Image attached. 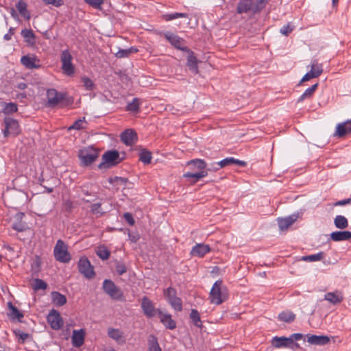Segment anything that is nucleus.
Listing matches in <instances>:
<instances>
[{
    "mask_svg": "<svg viewBox=\"0 0 351 351\" xmlns=\"http://www.w3.org/2000/svg\"><path fill=\"white\" fill-rule=\"evenodd\" d=\"M330 239L335 242L349 241L351 239V232L348 230L335 231L330 234Z\"/></svg>",
    "mask_w": 351,
    "mask_h": 351,
    "instance_id": "nucleus-19",
    "label": "nucleus"
},
{
    "mask_svg": "<svg viewBox=\"0 0 351 351\" xmlns=\"http://www.w3.org/2000/svg\"><path fill=\"white\" fill-rule=\"evenodd\" d=\"M307 341L312 345L324 346L330 342V337L326 335H315L308 334Z\"/></svg>",
    "mask_w": 351,
    "mask_h": 351,
    "instance_id": "nucleus-16",
    "label": "nucleus"
},
{
    "mask_svg": "<svg viewBox=\"0 0 351 351\" xmlns=\"http://www.w3.org/2000/svg\"><path fill=\"white\" fill-rule=\"evenodd\" d=\"M148 351H161L158 339L154 335L148 337Z\"/></svg>",
    "mask_w": 351,
    "mask_h": 351,
    "instance_id": "nucleus-36",
    "label": "nucleus"
},
{
    "mask_svg": "<svg viewBox=\"0 0 351 351\" xmlns=\"http://www.w3.org/2000/svg\"><path fill=\"white\" fill-rule=\"evenodd\" d=\"M228 291L221 280H217L213 285L210 293L209 300L213 304L219 305L228 298Z\"/></svg>",
    "mask_w": 351,
    "mask_h": 351,
    "instance_id": "nucleus-1",
    "label": "nucleus"
},
{
    "mask_svg": "<svg viewBox=\"0 0 351 351\" xmlns=\"http://www.w3.org/2000/svg\"><path fill=\"white\" fill-rule=\"evenodd\" d=\"M12 228L18 232H23L26 229V224L21 221L12 224Z\"/></svg>",
    "mask_w": 351,
    "mask_h": 351,
    "instance_id": "nucleus-60",
    "label": "nucleus"
},
{
    "mask_svg": "<svg viewBox=\"0 0 351 351\" xmlns=\"http://www.w3.org/2000/svg\"><path fill=\"white\" fill-rule=\"evenodd\" d=\"M253 10L252 0H241L238 3L237 12L238 14H243Z\"/></svg>",
    "mask_w": 351,
    "mask_h": 351,
    "instance_id": "nucleus-27",
    "label": "nucleus"
},
{
    "mask_svg": "<svg viewBox=\"0 0 351 351\" xmlns=\"http://www.w3.org/2000/svg\"><path fill=\"white\" fill-rule=\"evenodd\" d=\"M85 121V118L84 117L83 119H78L75 121L72 125L69 127L68 130H80L84 128L83 124Z\"/></svg>",
    "mask_w": 351,
    "mask_h": 351,
    "instance_id": "nucleus-58",
    "label": "nucleus"
},
{
    "mask_svg": "<svg viewBox=\"0 0 351 351\" xmlns=\"http://www.w3.org/2000/svg\"><path fill=\"white\" fill-rule=\"evenodd\" d=\"M165 38L176 49L182 51L188 50L187 47H183L184 40L170 32L164 34Z\"/></svg>",
    "mask_w": 351,
    "mask_h": 351,
    "instance_id": "nucleus-12",
    "label": "nucleus"
},
{
    "mask_svg": "<svg viewBox=\"0 0 351 351\" xmlns=\"http://www.w3.org/2000/svg\"><path fill=\"white\" fill-rule=\"evenodd\" d=\"M120 137L122 142L126 145H132L137 141L136 132L132 129L125 130L121 133Z\"/></svg>",
    "mask_w": 351,
    "mask_h": 351,
    "instance_id": "nucleus-15",
    "label": "nucleus"
},
{
    "mask_svg": "<svg viewBox=\"0 0 351 351\" xmlns=\"http://www.w3.org/2000/svg\"><path fill=\"white\" fill-rule=\"evenodd\" d=\"M302 337H303V335L301 333H294V334H292L289 337H288L289 339H291V340H292V343H291L292 348H293L294 347L299 348V346H300L299 344L298 343H295L294 341H299V340L302 339Z\"/></svg>",
    "mask_w": 351,
    "mask_h": 351,
    "instance_id": "nucleus-56",
    "label": "nucleus"
},
{
    "mask_svg": "<svg viewBox=\"0 0 351 351\" xmlns=\"http://www.w3.org/2000/svg\"><path fill=\"white\" fill-rule=\"evenodd\" d=\"M53 254L56 260L61 263H69L71 259L67 245L61 239L57 241Z\"/></svg>",
    "mask_w": 351,
    "mask_h": 351,
    "instance_id": "nucleus-5",
    "label": "nucleus"
},
{
    "mask_svg": "<svg viewBox=\"0 0 351 351\" xmlns=\"http://www.w3.org/2000/svg\"><path fill=\"white\" fill-rule=\"evenodd\" d=\"M230 165H238L241 167H245L247 163L245 161L239 160L232 157L226 158L216 164L217 167L215 168V170H218L219 168H222Z\"/></svg>",
    "mask_w": 351,
    "mask_h": 351,
    "instance_id": "nucleus-21",
    "label": "nucleus"
},
{
    "mask_svg": "<svg viewBox=\"0 0 351 351\" xmlns=\"http://www.w3.org/2000/svg\"><path fill=\"white\" fill-rule=\"evenodd\" d=\"M103 162L98 165L99 169H109L117 165L121 161L119 153L117 150L106 152L102 156Z\"/></svg>",
    "mask_w": 351,
    "mask_h": 351,
    "instance_id": "nucleus-4",
    "label": "nucleus"
},
{
    "mask_svg": "<svg viewBox=\"0 0 351 351\" xmlns=\"http://www.w3.org/2000/svg\"><path fill=\"white\" fill-rule=\"evenodd\" d=\"M78 269L88 279H92L95 276L94 268L86 257L80 258L78 262Z\"/></svg>",
    "mask_w": 351,
    "mask_h": 351,
    "instance_id": "nucleus-9",
    "label": "nucleus"
},
{
    "mask_svg": "<svg viewBox=\"0 0 351 351\" xmlns=\"http://www.w3.org/2000/svg\"><path fill=\"white\" fill-rule=\"evenodd\" d=\"M186 166L189 167L191 170L195 171H208L206 169V163L204 160L202 159H194L191 160L186 163Z\"/></svg>",
    "mask_w": 351,
    "mask_h": 351,
    "instance_id": "nucleus-22",
    "label": "nucleus"
},
{
    "mask_svg": "<svg viewBox=\"0 0 351 351\" xmlns=\"http://www.w3.org/2000/svg\"><path fill=\"white\" fill-rule=\"evenodd\" d=\"M210 250V248L209 245L199 243L197 244L195 246H194L192 248L191 254L193 256H196L199 257L204 256L206 253L209 252Z\"/></svg>",
    "mask_w": 351,
    "mask_h": 351,
    "instance_id": "nucleus-25",
    "label": "nucleus"
},
{
    "mask_svg": "<svg viewBox=\"0 0 351 351\" xmlns=\"http://www.w3.org/2000/svg\"><path fill=\"white\" fill-rule=\"evenodd\" d=\"M278 319L287 323L292 322L295 319V315L291 311H283L278 315Z\"/></svg>",
    "mask_w": 351,
    "mask_h": 351,
    "instance_id": "nucleus-38",
    "label": "nucleus"
},
{
    "mask_svg": "<svg viewBox=\"0 0 351 351\" xmlns=\"http://www.w3.org/2000/svg\"><path fill=\"white\" fill-rule=\"evenodd\" d=\"M82 82L85 88L88 90H92L95 87L93 82L88 77H82Z\"/></svg>",
    "mask_w": 351,
    "mask_h": 351,
    "instance_id": "nucleus-55",
    "label": "nucleus"
},
{
    "mask_svg": "<svg viewBox=\"0 0 351 351\" xmlns=\"http://www.w3.org/2000/svg\"><path fill=\"white\" fill-rule=\"evenodd\" d=\"M47 101L46 106L49 108H54L58 104L65 101L64 106L71 104V101L66 99V94L59 93L54 88L48 89L47 90Z\"/></svg>",
    "mask_w": 351,
    "mask_h": 351,
    "instance_id": "nucleus-2",
    "label": "nucleus"
},
{
    "mask_svg": "<svg viewBox=\"0 0 351 351\" xmlns=\"http://www.w3.org/2000/svg\"><path fill=\"white\" fill-rule=\"evenodd\" d=\"M188 18L189 14L186 13H179V12H175V13H171V14H166L162 16V18L166 21H171L178 18Z\"/></svg>",
    "mask_w": 351,
    "mask_h": 351,
    "instance_id": "nucleus-42",
    "label": "nucleus"
},
{
    "mask_svg": "<svg viewBox=\"0 0 351 351\" xmlns=\"http://www.w3.org/2000/svg\"><path fill=\"white\" fill-rule=\"evenodd\" d=\"M53 302L58 306H63L66 303V298L65 295L59 292L53 291L51 293Z\"/></svg>",
    "mask_w": 351,
    "mask_h": 351,
    "instance_id": "nucleus-33",
    "label": "nucleus"
},
{
    "mask_svg": "<svg viewBox=\"0 0 351 351\" xmlns=\"http://www.w3.org/2000/svg\"><path fill=\"white\" fill-rule=\"evenodd\" d=\"M90 211L93 215H95L97 217L102 216L105 212L101 208V203H95L90 206Z\"/></svg>",
    "mask_w": 351,
    "mask_h": 351,
    "instance_id": "nucleus-45",
    "label": "nucleus"
},
{
    "mask_svg": "<svg viewBox=\"0 0 351 351\" xmlns=\"http://www.w3.org/2000/svg\"><path fill=\"white\" fill-rule=\"evenodd\" d=\"M344 299L343 293L340 291L328 292L324 295V300L328 301L332 304H340Z\"/></svg>",
    "mask_w": 351,
    "mask_h": 351,
    "instance_id": "nucleus-18",
    "label": "nucleus"
},
{
    "mask_svg": "<svg viewBox=\"0 0 351 351\" xmlns=\"http://www.w3.org/2000/svg\"><path fill=\"white\" fill-rule=\"evenodd\" d=\"M8 306L10 310V313H8V317L13 320L17 319L21 322V319L23 317V314L11 302H8Z\"/></svg>",
    "mask_w": 351,
    "mask_h": 351,
    "instance_id": "nucleus-28",
    "label": "nucleus"
},
{
    "mask_svg": "<svg viewBox=\"0 0 351 351\" xmlns=\"http://www.w3.org/2000/svg\"><path fill=\"white\" fill-rule=\"evenodd\" d=\"M171 307L176 311H182V302L180 298L176 297V298L169 302Z\"/></svg>",
    "mask_w": 351,
    "mask_h": 351,
    "instance_id": "nucleus-47",
    "label": "nucleus"
},
{
    "mask_svg": "<svg viewBox=\"0 0 351 351\" xmlns=\"http://www.w3.org/2000/svg\"><path fill=\"white\" fill-rule=\"evenodd\" d=\"M164 294L167 299L168 302L176 298L177 292L174 288L169 287L164 291Z\"/></svg>",
    "mask_w": 351,
    "mask_h": 351,
    "instance_id": "nucleus-50",
    "label": "nucleus"
},
{
    "mask_svg": "<svg viewBox=\"0 0 351 351\" xmlns=\"http://www.w3.org/2000/svg\"><path fill=\"white\" fill-rule=\"evenodd\" d=\"M46 4H51L56 7H60L63 5V0H43Z\"/></svg>",
    "mask_w": 351,
    "mask_h": 351,
    "instance_id": "nucleus-63",
    "label": "nucleus"
},
{
    "mask_svg": "<svg viewBox=\"0 0 351 351\" xmlns=\"http://www.w3.org/2000/svg\"><path fill=\"white\" fill-rule=\"evenodd\" d=\"M138 51V49L134 47H130L126 49H119L116 53L115 56L118 58H123L128 57L130 54L136 53Z\"/></svg>",
    "mask_w": 351,
    "mask_h": 351,
    "instance_id": "nucleus-37",
    "label": "nucleus"
},
{
    "mask_svg": "<svg viewBox=\"0 0 351 351\" xmlns=\"http://www.w3.org/2000/svg\"><path fill=\"white\" fill-rule=\"evenodd\" d=\"M293 30V28L291 27L290 24H287L284 25L280 30V32L285 36H288Z\"/></svg>",
    "mask_w": 351,
    "mask_h": 351,
    "instance_id": "nucleus-62",
    "label": "nucleus"
},
{
    "mask_svg": "<svg viewBox=\"0 0 351 351\" xmlns=\"http://www.w3.org/2000/svg\"><path fill=\"white\" fill-rule=\"evenodd\" d=\"M152 158V153L146 149H142L139 154V160L145 165L149 164Z\"/></svg>",
    "mask_w": 351,
    "mask_h": 351,
    "instance_id": "nucleus-41",
    "label": "nucleus"
},
{
    "mask_svg": "<svg viewBox=\"0 0 351 351\" xmlns=\"http://www.w3.org/2000/svg\"><path fill=\"white\" fill-rule=\"evenodd\" d=\"M108 335L110 338L115 340L119 343H125L123 332L119 329L109 328L108 329Z\"/></svg>",
    "mask_w": 351,
    "mask_h": 351,
    "instance_id": "nucleus-26",
    "label": "nucleus"
},
{
    "mask_svg": "<svg viewBox=\"0 0 351 351\" xmlns=\"http://www.w3.org/2000/svg\"><path fill=\"white\" fill-rule=\"evenodd\" d=\"M208 175V171H201L195 172H187L184 174V178H195L194 182H197L199 179L206 177Z\"/></svg>",
    "mask_w": 351,
    "mask_h": 351,
    "instance_id": "nucleus-34",
    "label": "nucleus"
},
{
    "mask_svg": "<svg viewBox=\"0 0 351 351\" xmlns=\"http://www.w3.org/2000/svg\"><path fill=\"white\" fill-rule=\"evenodd\" d=\"M317 86L318 84H315L312 85L311 87L308 88L304 91V93L299 97V99H298V102H302L305 99L311 97L316 90Z\"/></svg>",
    "mask_w": 351,
    "mask_h": 351,
    "instance_id": "nucleus-39",
    "label": "nucleus"
},
{
    "mask_svg": "<svg viewBox=\"0 0 351 351\" xmlns=\"http://www.w3.org/2000/svg\"><path fill=\"white\" fill-rule=\"evenodd\" d=\"M103 289L111 298L121 300L123 293L121 289L111 280L106 279L103 282Z\"/></svg>",
    "mask_w": 351,
    "mask_h": 351,
    "instance_id": "nucleus-8",
    "label": "nucleus"
},
{
    "mask_svg": "<svg viewBox=\"0 0 351 351\" xmlns=\"http://www.w3.org/2000/svg\"><path fill=\"white\" fill-rule=\"evenodd\" d=\"M140 104L141 103L139 99L134 98L131 102L128 103L126 109L130 112H138Z\"/></svg>",
    "mask_w": 351,
    "mask_h": 351,
    "instance_id": "nucleus-43",
    "label": "nucleus"
},
{
    "mask_svg": "<svg viewBox=\"0 0 351 351\" xmlns=\"http://www.w3.org/2000/svg\"><path fill=\"white\" fill-rule=\"evenodd\" d=\"M158 315L162 324L169 329L176 328V322L172 319L171 315L169 313H164L162 311L158 310Z\"/></svg>",
    "mask_w": 351,
    "mask_h": 351,
    "instance_id": "nucleus-17",
    "label": "nucleus"
},
{
    "mask_svg": "<svg viewBox=\"0 0 351 351\" xmlns=\"http://www.w3.org/2000/svg\"><path fill=\"white\" fill-rule=\"evenodd\" d=\"M5 128L3 130L4 137H8L10 135L17 136L21 132V129L18 121L10 117H5L4 119Z\"/></svg>",
    "mask_w": 351,
    "mask_h": 351,
    "instance_id": "nucleus-7",
    "label": "nucleus"
},
{
    "mask_svg": "<svg viewBox=\"0 0 351 351\" xmlns=\"http://www.w3.org/2000/svg\"><path fill=\"white\" fill-rule=\"evenodd\" d=\"M27 5L23 0H19L16 4V8H17L20 14L25 19L29 20L31 16L29 11L27 10Z\"/></svg>",
    "mask_w": 351,
    "mask_h": 351,
    "instance_id": "nucleus-31",
    "label": "nucleus"
},
{
    "mask_svg": "<svg viewBox=\"0 0 351 351\" xmlns=\"http://www.w3.org/2000/svg\"><path fill=\"white\" fill-rule=\"evenodd\" d=\"M73 57L69 50H64L60 55L62 70L64 74L72 76L75 73V66L72 63Z\"/></svg>",
    "mask_w": 351,
    "mask_h": 351,
    "instance_id": "nucleus-6",
    "label": "nucleus"
},
{
    "mask_svg": "<svg viewBox=\"0 0 351 351\" xmlns=\"http://www.w3.org/2000/svg\"><path fill=\"white\" fill-rule=\"evenodd\" d=\"M21 63L29 69H38L40 66L39 60L36 57H30L29 56H24L21 59Z\"/></svg>",
    "mask_w": 351,
    "mask_h": 351,
    "instance_id": "nucleus-23",
    "label": "nucleus"
},
{
    "mask_svg": "<svg viewBox=\"0 0 351 351\" xmlns=\"http://www.w3.org/2000/svg\"><path fill=\"white\" fill-rule=\"evenodd\" d=\"M315 77H317L316 75H315L312 71H310L309 72L306 73L303 76V77L302 78V80L300 82V84H302V82H307V81L310 80L311 79L315 78Z\"/></svg>",
    "mask_w": 351,
    "mask_h": 351,
    "instance_id": "nucleus-61",
    "label": "nucleus"
},
{
    "mask_svg": "<svg viewBox=\"0 0 351 351\" xmlns=\"http://www.w3.org/2000/svg\"><path fill=\"white\" fill-rule=\"evenodd\" d=\"M115 269L119 275H123L127 271V267L125 265L119 261H115Z\"/></svg>",
    "mask_w": 351,
    "mask_h": 351,
    "instance_id": "nucleus-51",
    "label": "nucleus"
},
{
    "mask_svg": "<svg viewBox=\"0 0 351 351\" xmlns=\"http://www.w3.org/2000/svg\"><path fill=\"white\" fill-rule=\"evenodd\" d=\"M18 110L17 105L14 103H8L6 104L4 108L3 112L5 114H12L16 112Z\"/></svg>",
    "mask_w": 351,
    "mask_h": 351,
    "instance_id": "nucleus-52",
    "label": "nucleus"
},
{
    "mask_svg": "<svg viewBox=\"0 0 351 351\" xmlns=\"http://www.w3.org/2000/svg\"><path fill=\"white\" fill-rule=\"evenodd\" d=\"M311 69L316 77H319L323 73V68L322 64H318L317 61H313L311 65Z\"/></svg>",
    "mask_w": 351,
    "mask_h": 351,
    "instance_id": "nucleus-48",
    "label": "nucleus"
},
{
    "mask_svg": "<svg viewBox=\"0 0 351 351\" xmlns=\"http://www.w3.org/2000/svg\"><path fill=\"white\" fill-rule=\"evenodd\" d=\"M351 132V120L339 123L337 126L335 135L343 137Z\"/></svg>",
    "mask_w": 351,
    "mask_h": 351,
    "instance_id": "nucleus-24",
    "label": "nucleus"
},
{
    "mask_svg": "<svg viewBox=\"0 0 351 351\" xmlns=\"http://www.w3.org/2000/svg\"><path fill=\"white\" fill-rule=\"evenodd\" d=\"M97 255L103 261L107 260L110 256V252L105 245H99L95 251Z\"/></svg>",
    "mask_w": 351,
    "mask_h": 351,
    "instance_id": "nucleus-35",
    "label": "nucleus"
},
{
    "mask_svg": "<svg viewBox=\"0 0 351 351\" xmlns=\"http://www.w3.org/2000/svg\"><path fill=\"white\" fill-rule=\"evenodd\" d=\"M124 218L125 219V221L130 225V226H133L135 223V221L131 213H125L124 214Z\"/></svg>",
    "mask_w": 351,
    "mask_h": 351,
    "instance_id": "nucleus-64",
    "label": "nucleus"
},
{
    "mask_svg": "<svg viewBox=\"0 0 351 351\" xmlns=\"http://www.w3.org/2000/svg\"><path fill=\"white\" fill-rule=\"evenodd\" d=\"M33 289L35 291L45 289L47 287V284L41 279H35L32 285Z\"/></svg>",
    "mask_w": 351,
    "mask_h": 351,
    "instance_id": "nucleus-49",
    "label": "nucleus"
},
{
    "mask_svg": "<svg viewBox=\"0 0 351 351\" xmlns=\"http://www.w3.org/2000/svg\"><path fill=\"white\" fill-rule=\"evenodd\" d=\"M298 214H293L285 218H278L277 221L280 230H287L288 228L298 219Z\"/></svg>",
    "mask_w": 351,
    "mask_h": 351,
    "instance_id": "nucleus-13",
    "label": "nucleus"
},
{
    "mask_svg": "<svg viewBox=\"0 0 351 351\" xmlns=\"http://www.w3.org/2000/svg\"><path fill=\"white\" fill-rule=\"evenodd\" d=\"M14 333L16 337L19 338V341L21 343H23L30 336L28 333L24 332L20 330H14Z\"/></svg>",
    "mask_w": 351,
    "mask_h": 351,
    "instance_id": "nucleus-54",
    "label": "nucleus"
},
{
    "mask_svg": "<svg viewBox=\"0 0 351 351\" xmlns=\"http://www.w3.org/2000/svg\"><path fill=\"white\" fill-rule=\"evenodd\" d=\"M99 151L92 146L85 147L80 149L78 157L84 166H89L99 157Z\"/></svg>",
    "mask_w": 351,
    "mask_h": 351,
    "instance_id": "nucleus-3",
    "label": "nucleus"
},
{
    "mask_svg": "<svg viewBox=\"0 0 351 351\" xmlns=\"http://www.w3.org/2000/svg\"><path fill=\"white\" fill-rule=\"evenodd\" d=\"M269 0H256L254 5L253 4V12H260L268 3Z\"/></svg>",
    "mask_w": 351,
    "mask_h": 351,
    "instance_id": "nucleus-46",
    "label": "nucleus"
},
{
    "mask_svg": "<svg viewBox=\"0 0 351 351\" xmlns=\"http://www.w3.org/2000/svg\"><path fill=\"white\" fill-rule=\"evenodd\" d=\"M324 252H319L316 254L304 256L301 258V260L310 262L318 261L324 258Z\"/></svg>",
    "mask_w": 351,
    "mask_h": 351,
    "instance_id": "nucleus-44",
    "label": "nucleus"
},
{
    "mask_svg": "<svg viewBox=\"0 0 351 351\" xmlns=\"http://www.w3.org/2000/svg\"><path fill=\"white\" fill-rule=\"evenodd\" d=\"M21 35L25 39L27 42H30V39L34 38V34L32 29H23L21 31Z\"/></svg>",
    "mask_w": 351,
    "mask_h": 351,
    "instance_id": "nucleus-57",
    "label": "nucleus"
},
{
    "mask_svg": "<svg viewBox=\"0 0 351 351\" xmlns=\"http://www.w3.org/2000/svg\"><path fill=\"white\" fill-rule=\"evenodd\" d=\"M141 308L143 313L148 317H153L158 314V310L154 306L152 302L146 296L142 299Z\"/></svg>",
    "mask_w": 351,
    "mask_h": 351,
    "instance_id": "nucleus-11",
    "label": "nucleus"
},
{
    "mask_svg": "<svg viewBox=\"0 0 351 351\" xmlns=\"http://www.w3.org/2000/svg\"><path fill=\"white\" fill-rule=\"evenodd\" d=\"M189 51V56L187 58V63L186 65L193 73H198V68L197 65V58L194 56V53L193 51L187 50Z\"/></svg>",
    "mask_w": 351,
    "mask_h": 351,
    "instance_id": "nucleus-29",
    "label": "nucleus"
},
{
    "mask_svg": "<svg viewBox=\"0 0 351 351\" xmlns=\"http://www.w3.org/2000/svg\"><path fill=\"white\" fill-rule=\"evenodd\" d=\"M84 1L97 9L101 8V5L104 3V0H84Z\"/></svg>",
    "mask_w": 351,
    "mask_h": 351,
    "instance_id": "nucleus-59",
    "label": "nucleus"
},
{
    "mask_svg": "<svg viewBox=\"0 0 351 351\" xmlns=\"http://www.w3.org/2000/svg\"><path fill=\"white\" fill-rule=\"evenodd\" d=\"M51 328L53 330H59L63 326V320L60 313L56 310H51L47 317Z\"/></svg>",
    "mask_w": 351,
    "mask_h": 351,
    "instance_id": "nucleus-10",
    "label": "nucleus"
},
{
    "mask_svg": "<svg viewBox=\"0 0 351 351\" xmlns=\"http://www.w3.org/2000/svg\"><path fill=\"white\" fill-rule=\"evenodd\" d=\"M85 339V331L83 329L73 331L71 337L73 346L75 348H80L84 344Z\"/></svg>",
    "mask_w": 351,
    "mask_h": 351,
    "instance_id": "nucleus-20",
    "label": "nucleus"
},
{
    "mask_svg": "<svg viewBox=\"0 0 351 351\" xmlns=\"http://www.w3.org/2000/svg\"><path fill=\"white\" fill-rule=\"evenodd\" d=\"M73 203L70 199H66L62 203V210L68 214L73 211Z\"/></svg>",
    "mask_w": 351,
    "mask_h": 351,
    "instance_id": "nucleus-53",
    "label": "nucleus"
},
{
    "mask_svg": "<svg viewBox=\"0 0 351 351\" xmlns=\"http://www.w3.org/2000/svg\"><path fill=\"white\" fill-rule=\"evenodd\" d=\"M335 226L339 230H344L348 227V220L345 216L337 215L334 219Z\"/></svg>",
    "mask_w": 351,
    "mask_h": 351,
    "instance_id": "nucleus-32",
    "label": "nucleus"
},
{
    "mask_svg": "<svg viewBox=\"0 0 351 351\" xmlns=\"http://www.w3.org/2000/svg\"><path fill=\"white\" fill-rule=\"evenodd\" d=\"M190 318L191 319L193 324L198 327L202 328V323L200 319L199 314L198 311L195 309H192L191 314H190Z\"/></svg>",
    "mask_w": 351,
    "mask_h": 351,
    "instance_id": "nucleus-40",
    "label": "nucleus"
},
{
    "mask_svg": "<svg viewBox=\"0 0 351 351\" xmlns=\"http://www.w3.org/2000/svg\"><path fill=\"white\" fill-rule=\"evenodd\" d=\"M108 182L113 185L117 191H118L121 186H125L126 185V184L128 182V179L125 178L114 176L109 178Z\"/></svg>",
    "mask_w": 351,
    "mask_h": 351,
    "instance_id": "nucleus-30",
    "label": "nucleus"
},
{
    "mask_svg": "<svg viewBox=\"0 0 351 351\" xmlns=\"http://www.w3.org/2000/svg\"><path fill=\"white\" fill-rule=\"evenodd\" d=\"M271 346L275 348H292L291 343L292 340L291 339H289L286 337H274L272 338L271 341Z\"/></svg>",
    "mask_w": 351,
    "mask_h": 351,
    "instance_id": "nucleus-14",
    "label": "nucleus"
}]
</instances>
